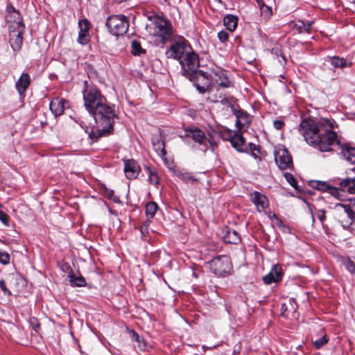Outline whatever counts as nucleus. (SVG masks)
<instances>
[{
  "label": "nucleus",
  "mask_w": 355,
  "mask_h": 355,
  "mask_svg": "<svg viewBox=\"0 0 355 355\" xmlns=\"http://www.w3.org/2000/svg\"><path fill=\"white\" fill-rule=\"evenodd\" d=\"M18 28H8L9 30V42L13 51H19L22 44V35L24 31L25 26H18Z\"/></svg>",
  "instance_id": "ddd939ff"
},
{
  "label": "nucleus",
  "mask_w": 355,
  "mask_h": 355,
  "mask_svg": "<svg viewBox=\"0 0 355 355\" xmlns=\"http://www.w3.org/2000/svg\"><path fill=\"white\" fill-rule=\"evenodd\" d=\"M30 323L33 327V329L35 331H37L38 329H40V322H38L37 319L35 318H32L30 319Z\"/></svg>",
  "instance_id": "a18cd8bd"
},
{
  "label": "nucleus",
  "mask_w": 355,
  "mask_h": 355,
  "mask_svg": "<svg viewBox=\"0 0 355 355\" xmlns=\"http://www.w3.org/2000/svg\"><path fill=\"white\" fill-rule=\"evenodd\" d=\"M165 3H169V0H163Z\"/></svg>",
  "instance_id": "bf43d9fd"
},
{
  "label": "nucleus",
  "mask_w": 355,
  "mask_h": 355,
  "mask_svg": "<svg viewBox=\"0 0 355 355\" xmlns=\"http://www.w3.org/2000/svg\"><path fill=\"white\" fill-rule=\"evenodd\" d=\"M229 134L230 137L226 138L225 137V135L223 136V139L224 140L230 141L232 147L234 148L237 151L239 152H244L245 150L243 149V146L245 145V139L244 137L236 132H232L231 130H229L227 132Z\"/></svg>",
  "instance_id": "dca6fc26"
},
{
  "label": "nucleus",
  "mask_w": 355,
  "mask_h": 355,
  "mask_svg": "<svg viewBox=\"0 0 355 355\" xmlns=\"http://www.w3.org/2000/svg\"><path fill=\"white\" fill-rule=\"evenodd\" d=\"M341 153L347 161L355 164V148L349 146L343 147Z\"/></svg>",
  "instance_id": "c85d7f7f"
},
{
  "label": "nucleus",
  "mask_w": 355,
  "mask_h": 355,
  "mask_svg": "<svg viewBox=\"0 0 355 355\" xmlns=\"http://www.w3.org/2000/svg\"><path fill=\"white\" fill-rule=\"evenodd\" d=\"M271 218H277L275 214H273Z\"/></svg>",
  "instance_id": "13d9d810"
},
{
  "label": "nucleus",
  "mask_w": 355,
  "mask_h": 355,
  "mask_svg": "<svg viewBox=\"0 0 355 355\" xmlns=\"http://www.w3.org/2000/svg\"><path fill=\"white\" fill-rule=\"evenodd\" d=\"M261 16L265 19H268L272 15V8L268 6H265L260 10Z\"/></svg>",
  "instance_id": "58836bf2"
},
{
  "label": "nucleus",
  "mask_w": 355,
  "mask_h": 355,
  "mask_svg": "<svg viewBox=\"0 0 355 355\" xmlns=\"http://www.w3.org/2000/svg\"><path fill=\"white\" fill-rule=\"evenodd\" d=\"M50 110L55 116H60L64 113V110L69 107V102L60 98H53L50 103Z\"/></svg>",
  "instance_id": "6ab92c4d"
},
{
  "label": "nucleus",
  "mask_w": 355,
  "mask_h": 355,
  "mask_svg": "<svg viewBox=\"0 0 355 355\" xmlns=\"http://www.w3.org/2000/svg\"><path fill=\"white\" fill-rule=\"evenodd\" d=\"M150 218H148V219L144 222L143 226H144L146 227V234H148V225L150 223Z\"/></svg>",
  "instance_id": "864d4df0"
},
{
  "label": "nucleus",
  "mask_w": 355,
  "mask_h": 355,
  "mask_svg": "<svg viewBox=\"0 0 355 355\" xmlns=\"http://www.w3.org/2000/svg\"><path fill=\"white\" fill-rule=\"evenodd\" d=\"M109 198L112 200L114 202H119V199L116 196H115L114 193V191H110V193L109 195Z\"/></svg>",
  "instance_id": "8fccbe9b"
},
{
  "label": "nucleus",
  "mask_w": 355,
  "mask_h": 355,
  "mask_svg": "<svg viewBox=\"0 0 355 355\" xmlns=\"http://www.w3.org/2000/svg\"><path fill=\"white\" fill-rule=\"evenodd\" d=\"M326 211L324 209H318L316 212V215L320 222L323 225L326 219Z\"/></svg>",
  "instance_id": "37998d69"
},
{
  "label": "nucleus",
  "mask_w": 355,
  "mask_h": 355,
  "mask_svg": "<svg viewBox=\"0 0 355 355\" xmlns=\"http://www.w3.org/2000/svg\"><path fill=\"white\" fill-rule=\"evenodd\" d=\"M131 48V53L134 55H141V54L146 53V50L141 47L140 42L137 40L132 41Z\"/></svg>",
  "instance_id": "72a5a7b5"
},
{
  "label": "nucleus",
  "mask_w": 355,
  "mask_h": 355,
  "mask_svg": "<svg viewBox=\"0 0 355 355\" xmlns=\"http://www.w3.org/2000/svg\"><path fill=\"white\" fill-rule=\"evenodd\" d=\"M252 200L256 205L259 211L263 210L268 206V200L266 196L261 194L258 191H254L252 194Z\"/></svg>",
  "instance_id": "4be33fe9"
},
{
  "label": "nucleus",
  "mask_w": 355,
  "mask_h": 355,
  "mask_svg": "<svg viewBox=\"0 0 355 355\" xmlns=\"http://www.w3.org/2000/svg\"><path fill=\"white\" fill-rule=\"evenodd\" d=\"M0 220L6 225H8V216L2 211H0Z\"/></svg>",
  "instance_id": "49530a36"
},
{
  "label": "nucleus",
  "mask_w": 355,
  "mask_h": 355,
  "mask_svg": "<svg viewBox=\"0 0 355 355\" xmlns=\"http://www.w3.org/2000/svg\"><path fill=\"white\" fill-rule=\"evenodd\" d=\"M158 205L155 202H149L146 205V214L148 218H153L157 210Z\"/></svg>",
  "instance_id": "f704fd0d"
},
{
  "label": "nucleus",
  "mask_w": 355,
  "mask_h": 355,
  "mask_svg": "<svg viewBox=\"0 0 355 355\" xmlns=\"http://www.w3.org/2000/svg\"><path fill=\"white\" fill-rule=\"evenodd\" d=\"M329 341V338L327 335L324 334L320 338L315 340L313 342V345L315 349H318L321 348L323 345L327 343Z\"/></svg>",
  "instance_id": "c9c22d12"
},
{
  "label": "nucleus",
  "mask_w": 355,
  "mask_h": 355,
  "mask_svg": "<svg viewBox=\"0 0 355 355\" xmlns=\"http://www.w3.org/2000/svg\"><path fill=\"white\" fill-rule=\"evenodd\" d=\"M145 169L148 171V182L157 187L159 184V178L156 171L148 166H145Z\"/></svg>",
  "instance_id": "2f4dec72"
},
{
  "label": "nucleus",
  "mask_w": 355,
  "mask_h": 355,
  "mask_svg": "<svg viewBox=\"0 0 355 355\" xmlns=\"http://www.w3.org/2000/svg\"><path fill=\"white\" fill-rule=\"evenodd\" d=\"M273 125L275 129L279 130H282L284 126V122L282 120H275L273 122Z\"/></svg>",
  "instance_id": "de8ad7c7"
},
{
  "label": "nucleus",
  "mask_w": 355,
  "mask_h": 355,
  "mask_svg": "<svg viewBox=\"0 0 355 355\" xmlns=\"http://www.w3.org/2000/svg\"><path fill=\"white\" fill-rule=\"evenodd\" d=\"M153 22L155 26V34L162 38V40H166L171 35V27L170 22L164 19V18L159 17H154Z\"/></svg>",
  "instance_id": "4468645a"
},
{
  "label": "nucleus",
  "mask_w": 355,
  "mask_h": 355,
  "mask_svg": "<svg viewBox=\"0 0 355 355\" xmlns=\"http://www.w3.org/2000/svg\"><path fill=\"white\" fill-rule=\"evenodd\" d=\"M106 26L111 34L119 36L127 32L129 22L127 17L124 15H112L107 18Z\"/></svg>",
  "instance_id": "7ed1b4c3"
},
{
  "label": "nucleus",
  "mask_w": 355,
  "mask_h": 355,
  "mask_svg": "<svg viewBox=\"0 0 355 355\" xmlns=\"http://www.w3.org/2000/svg\"><path fill=\"white\" fill-rule=\"evenodd\" d=\"M89 41V33L86 32H81L79 31L78 37V42L80 44H86Z\"/></svg>",
  "instance_id": "4c0bfd02"
},
{
  "label": "nucleus",
  "mask_w": 355,
  "mask_h": 355,
  "mask_svg": "<svg viewBox=\"0 0 355 355\" xmlns=\"http://www.w3.org/2000/svg\"><path fill=\"white\" fill-rule=\"evenodd\" d=\"M124 172L128 179H135L140 172V166L134 159L125 160Z\"/></svg>",
  "instance_id": "f3484780"
},
{
  "label": "nucleus",
  "mask_w": 355,
  "mask_h": 355,
  "mask_svg": "<svg viewBox=\"0 0 355 355\" xmlns=\"http://www.w3.org/2000/svg\"><path fill=\"white\" fill-rule=\"evenodd\" d=\"M6 21L8 24V28H18V26H24L22 17L17 10L12 5H8L6 8Z\"/></svg>",
  "instance_id": "f8f14e48"
},
{
  "label": "nucleus",
  "mask_w": 355,
  "mask_h": 355,
  "mask_svg": "<svg viewBox=\"0 0 355 355\" xmlns=\"http://www.w3.org/2000/svg\"><path fill=\"white\" fill-rule=\"evenodd\" d=\"M211 270L218 276L229 273L232 269L230 258L226 255L216 257L209 261Z\"/></svg>",
  "instance_id": "0eeeda50"
},
{
  "label": "nucleus",
  "mask_w": 355,
  "mask_h": 355,
  "mask_svg": "<svg viewBox=\"0 0 355 355\" xmlns=\"http://www.w3.org/2000/svg\"><path fill=\"white\" fill-rule=\"evenodd\" d=\"M311 187L313 189L328 192L336 198H339V191L335 187L330 185L326 182L314 181L312 182Z\"/></svg>",
  "instance_id": "412c9836"
},
{
  "label": "nucleus",
  "mask_w": 355,
  "mask_h": 355,
  "mask_svg": "<svg viewBox=\"0 0 355 355\" xmlns=\"http://www.w3.org/2000/svg\"><path fill=\"white\" fill-rule=\"evenodd\" d=\"M10 261V255L8 252L0 251V262L3 264H7Z\"/></svg>",
  "instance_id": "a19ab883"
},
{
  "label": "nucleus",
  "mask_w": 355,
  "mask_h": 355,
  "mask_svg": "<svg viewBox=\"0 0 355 355\" xmlns=\"http://www.w3.org/2000/svg\"><path fill=\"white\" fill-rule=\"evenodd\" d=\"M339 191V198L343 196V193L347 191L349 193H355V178H345L340 180L338 187H335Z\"/></svg>",
  "instance_id": "a211bd4d"
},
{
  "label": "nucleus",
  "mask_w": 355,
  "mask_h": 355,
  "mask_svg": "<svg viewBox=\"0 0 355 355\" xmlns=\"http://www.w3.org/2000/svg\"><path fill=\"white\" fill-rule=\"evenodd\" d=\"M224 25L227 30L233 31L237 26L238 18L232 15H227L223 19Z\"/></svg>",
  "instance_id": "a878e982"
},
{
  "label": "nucleus",
  "mask_w": 355,
  "mask_h": 355,
  "mask_svg": "<svg viewBox=\"0 0 355 355\" xmlns=\"http://www.w3.org/2000/svg\"><path fill=\"white\" fill-rule=\"evenodd\" d=\"M328 61L335 68H344L351 65V63L349 64H347L345 58L338 56L328 57Z\"/></svg>",
  "instance_id": "bb28decb"
},
{
  "label": "nucleus",
  "mask_w": 355,
  "mask_h": 355,
  "mask_svg": "<svg viewBox=\"0 0 355 355\" xmlns=\"http://www.w3.org/2000/svg\"><path fill=\"white\" fill-rule=\"evenodd\" d=\"M284 272L281 265L276 264L271 268L270 272L263 277V282L267 284L277 283L283 278Z\"/></svg>",
  "instance_id": "2eb2a0df"
},
{
  "label": "nucleus",
  "mask_w": 355,
  "mask_h": 355,
  "mask_svg": "<svg viewBox=\"0 0 355 355\" xmlns=\"http://www.w3.org/2000/svg\"><path fill=\"white\" fill-rule=\"evenodd\" d=\"M223 239L225 243L238 244L241 241L239 234L236 230H228L224 235Z\"/></svg>",
  "instance_id": "b1692460"
},
{
  "label": "nucleus",
  "mask_w": 355,
  "mask_h": 355,
  "mask_svg": "<svg viewBox=\"0 0 355 355\" xmlns=\"http://www.w3.org/2000/svg\"><path fill=\"white\" fill-rule=\"evenodd\" d=\"M345 268L352 275H355V263L350 259L344 262Z\"/></svg>",
  "instance_id": "ea45409f"
},
{
  "label": "nucleus",
  "mask_w": 355,
  "mask_h": 355,
  "mask_svg": "<svg viewBox=\"0 0 355 355\" xmlns=\"http://www.w3.org/2000/svg\"><path fill=\"white\" fill-rule=\"evenodd\" d=\"M84 105L97 125L96 130H92L89 135L92 139L97 141L112 132L116 114L96 86L89 85L87 81L84 82Z\"/></svg>",
  "instance_id": "f257e3e1"
},
{
  "label": "nucleus",
  "mask_w": 355,
  "mask_h": 355,
  "mask_svg": "<svg viewBox=\"0 0 355 355\" xmlns=\"http://www.w3.org/2000/svg\"><path fill=\"white\" fill-rule=\"evenodd\" d=\"M284 177L292 187H295L297 181L291 173H284Z\"/></svg>",
  "instance_id": "79ce46f5"
},
{
  "label": "nucleus",
  "mask_w": 355,
  "mask_h": 355,
  "mask_svg": "<svg viewBox=\"0 0 355 355\" xmlns=\"http://www.w3.org/2000/svg\"><path fill=\"white\" fill-rule=\"evenodd\" d=\"M78 24L80 27V31L88 33L90 28V23L87 19H84L80 20Z\"/></svg>",
  "instance_id": "e433bc0d"
},
{
  "label": "nucleus",
  "mask_w": 355,
  "mask_h": 355,
  "mask_svg": "<svg viewBox=\"0 0 355 355\" xmlns=\"http://www.w3.org/2000/svg\"><path fill=\"white\" fill-rule=\"evenodd\" d=\"M0 288L5 293H8V295H11L10 291L7 288L4 280H0Z\"/></svg>",
  "instance_id": "09e8293b"
},
{
  "label": "nucleus",
  "mask_w": 355,
  "mask_h": 355,
  "mask_svg": "<svg viewBox=\"0 0 355 355\" xmlns=\"http://www.w3.org/2000/svg\"><path fill=\"white\" fill-rule=\"evenodd\" d=\"M66 267L71 270L67 277L72 286H84L86 285V281L83 277L81 275L76 276L69 266H66Z\"/></svg>",
  "instance_id": "5701e85b"
},
{
  "label": "nucleus",
  "mask_w": 355,
  "mask_h": 355,
  "mask_svg": "<svg viewBox=\"0 0 355 355\" xmlns=\"http://www.w3.org/2000/svg\"><path fill=\"white\" fill-rule=\"evenodd\" d=\"M333 128V122L328 119L316 122L311 117H306L300 122L298 130L307 144L318 146L322 152H328L332 150L333 145L339 143Z\"/></svg>",
  "instance_id": "f03ea898"
},
{
  "label": "nucleus",
  "mask_w": 355,
  "mask_h": 355,
  "mask_svg": "<svg viewBox=\"0 0 355 355\" xmlns=\"http://www.w3.org/2000/svg\"><path fill=\"white\" fill-rule=\"evenodd\" d=\"M179 62L182 67V73L187 78L198 71L199 58L193 51L187 53V55H185Z\"/></svg>",
  "instance_id": "39448f33"
},
{
  "label": "nucleus",
  "mask_w": 355,
  "mask_h": 355,
  "mask_svg": "<svg viewBox=\"0 0 355 355\" xmlns=\"http://www.w3.org/2000/svg\"><path fill=\"white\" fill-rule=\"evenodd\" d=\"M229 130H227V131H224V132L222 133V137L225 135V137H226V138L230 137L229 134L227 133V132H228Z\"/></svg>",
  "instance_id": "6e6d98bb"
},
{
  "label": "nucleus",
  "mask_w": 355,
  "mask_h": 355,
  "mask_svg": "<svg viewBox=\"0 0 355 355\" xmlns=\"http://www.w3.org/2000/svg\"><path fill=\"white\" fill-rule=\"evenodd\" d=\"M176 176L185 182L193 183L197 181L191 173L184 171L183 170L176 172Z\"/></svg>",
  "instance_id": "7c9ffc66"
},
{
  "label": "nucleus",
  "mask_w": 355,
  "mask_h": 355,
  "mask_svg": "<svg viewBox=\"0 0 355 355\" xmlns=\"http://www.w3.org/2000/svg\"><path fill=\"white\" fill-rule=\"evenodd\" d=\"M31 83V76L27 73H22L15 83V88L19 96L24 95Z\"/></svg>",
  "instance_id": "aec40b11"
},
{
  "label": "nucleus",
  "mask_w": 355,
  "mask_h": 355,
  "mask_svg": "<svg viewBox=\"0 0 355 355\" xmlns=\"http://www.w3.org/2000/svg\"><path fill=\"white\" fill-rule=\"evenodd\" d=\"M313 24V21H308L305 23L304 21L299 20L295 22V27L299 33L306 32L309 33L311 32V26Z\"/></svg>",
  "instance_id": "c756f323"
},
{
  "label": "nucleus",
  "mask_w": 355,
  "mask_h": 355,
  "mask_svg": "<svg viewBox=\"0 0 355 355\" xmlns=\"http://www.w3.org/2000/svg\"><path fill=\"white\" fill-rule=\"evenodd\" d=\"M185 137L191 138L194 141L197 142L199 145L203 146V151H206L208 148L207 144L211 146V150L214 151L215 144L213 141L209 140L205 132L198 128H188L185 129Z\"/></svg>",
  "instance_id": "1a4fd4ad"
},
{
  "label": "nucleus",
  "mask_w": 355,
  "mask_h": 355,
  "mask_svg": "<svg viewBox=\"0 0 355 355\" xmlns=\"http://www.w3.org/2000/svg\"><path fill=\"white\" fill-rule=\"evenodd\" d=\"M141 234H142L143 235H146V234H146V227H145L144 226H143V225H142V226H141Z\"/></svg>",
  "instance_id": "5fc2aeb1"
},
{
  "label": "nucleus",
  "mask_w": 355,
  "mask_h": 355,
  "mask_svg": "<svg viewBox=\"0 0 355 355\" xmlns=\"http://www.w3.org/2000/svg\"><path fill=\"white\" fill-rule=\"evenodd\" d=\"M188 78L193 83V85L200 93L204 94L207 92H213L209 73L207 74L202 71H198L188 77Z\"/></svg>",
  "instance_id": "6e6552de"
},
{
  "label": "nucleus",
  "mask_w": 355,
  "mask_h": 355,
  "mask_svg": "<svg viewBox=\"0 0 355 355\" xmlns=\"http://www.w3.org/2000/svg\"><path fill=\"white\" fill-rule=\"evenodd\" d=\"M219 3H222L221 0H217Z\"/></svg>",
  "instance_id": "052dcab7"
},
{
  "label": "nucleus",
  "mask_w": 355,
  "mask_h": 355,
  "mask_svg": "<svg viewBox=\"0 0 355 355\" xmlns=\"http://www.w3.org/2000/svg\"><path fill=\"white\" fill-rule=\"evenodd\" d=\"M209 77L213 91L216 87L228 88L231 86V83L226 73L220 69L211 70Z\"/></svg>",
  "instance_id": "9d476101"
},
{
  "label": "nucleus",
  "mask_w": 355,
  "mask_h": 355,
  "mask_svg": "<svg viewBox=\"0 0 355 355\" xmlns=\"http://www.w3.org/2000/svg\"><path fill=\"white\" fill-rule=\"evenodd\" d=\"M191 51V47L188 42L183 37H181L175 40L171 45L168 51L166 52V55L168 58H173L180 61L185 55H187V53Z\"/></svg>",
  "instance_id": "423d86ee"
},
{
  "label": "nucleus",
  "mask_w": 355,
  "mask_h": 355,
  "mask_svg": "<svg viewBox=\"0 0 355 355\" xmlns=\"http://www.w3.org/2000/svg\"><path fill=\"white\" fill-rule=\"evenodd\" d=\"M256 2L257 3V6L259 8V10H261V8L266 6L264 1L263 0H256Z\"/></svg>",
  "instance_id": "603ef678"
},
{
  "label": "nucleus",
  "mask_w": 355,
  "mask_h": 355,
  "mask_svg": "<svg viewBox=\"0 0 355 355\" xmlns=\"http://www.w3.org/2000/svg\"><path fill=\"white\" fill-rule=\"evenodd\" d=\"M128 333L132 339V340L135 341L138 344V347L140 349H144L146 347V344L144 342L143 339H141L139 334L134 330L128 329Z\"/></svg>",
  "instance_id": "473e14b6"
},
{
  "label": "nucleus",
  "mask_w": 355,
  "mask_h": 355,
  "mask_svg": "<svg viewBox=\"0 0 355 355\" xmlns=\"http://www.w3.org/2000/svg\"><path fill=\"white\" fill-rule=\"evenodd\" d=\"M152 144L155 150L159 156L163 157L166 155V152L165 150L164 143L160 138L154 137Z\"/></svg>",
  "instance_id": "cd10ccee"
},
{
  "label": "nucleus",
  "mask_w": 355,
  "mask_h": 355,
  "mask_svg": "<svg viewBox=\"0 0 355 355\" xmlns=\"http://www.w3.org/2000/svg\"><path fill=\"white\" fill-rule=\"evenodd\" d=\"M310 210H311V209H310ZM311 212L312 221H313V223H314L315 222L314 216H313L312 211H311Z\"/></svg>",
  "instance_id": "4d7b16f0"
},
{
  "label": "nucleus",
  "mask_w": 355,
  "mask_h": 355,
  "mask_svg": "<svg viewBox=\"0 0 355 355\" xmlns=\"http://www.w3.org/2000/svg\"><path fill=\"white\" fill-rule=\"evenodd\" d=\"M218 37L220 42H225L227 40L229 35L226 31H221L218 33Z\"/></svg>",
  "instance_id": "c03bdc74"
},
{
  "label": "nucleus",
  "mask_w": 355,
  "mask_h": 355,
  "mask_svg": "<svg viewBox=\"0 0 355 355\" xmlns=\"http://www.w3.org/2000/svg\"><path fill=\"white\" fill-rule=\"evenodd\" d=\"M236 117V125L238 129H241L245 123H249L248 114L243 110H237L235 112Z\"/></svg>",
  "instance_id": "393cba45"
},
{
  "label": "nucleus",
  "mask_w": 355,
  "mask_h": 355,
  "mask_svg": "<svg viewBox=\"0 0 355 355\" xmlns=\"http://www.w3.org/2000/svg\"><path fill=\"white\" fill-rule=\"evenodd\" d=\"M334 216L343 227H348L355 222L348 204L337 203L334 207Z\"/></svg>",
  "instance_id": "20e7f679"
},
{
  "label": "nucleus",
  "mask_w": 355,
  "mask_h": 355,
  "mask_svg": "<svg viewBox=\"0 0 355 355\" xmlns=\"http://www.w3.org/2000/svg\"><path fill=\"white\" fill-rule=\"evenodd\" d=\"M275 159L281 170L293 167V160L288 151L284 147H279L275 150Z\"/></svg>",
  "instance_id": "9b49d317"
},
{
  "label": "nucleus",
  "mask_w": 355,
  "mask_h": 355,
  "mask_svg": "<svg viewBox=\"0 0 355 355\" xmlns=\"http://www.w3.org/2000/svg\"><path fill=\"white\" fill-rule=\"evenodd\" d=\"M249 146H250V150H251L252 152H253L254 150H257V146H256L254 144L250 143V144H249ZM252 155H253L254 157H257V156H256V155H255L254 153H252Z\"/></svg>",
  "instance_id": "3c124183"
}]
</instances>
